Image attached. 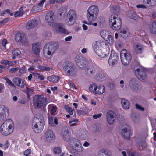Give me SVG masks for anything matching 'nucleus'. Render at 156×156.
<instances>
[{
  "instance_id": "48",
  "label": "nucleus",
  "mask_w": 156,
  "mask_h": 156,
  "mask_svg": "<svg viewBox=\"0 0 156 156\" xmlns=\"http://www.w3.org/2000/svg\"><path fill=\"white\" fill-rule=\"evenodd\" d=\"M61 149L59 147H55L54 149V152L56 154H59L61 153Z\"/></svg>"
},
{
  "instance_id": "59",
  "label": "nucleus",
  "mask_w": 156,
  "mask_h": 156,
  "mask_svg": "<svg viewBox=\"0 0 156 156\" xmlns=\"http://www.w3.org/2000/svg\"><path fill=\"white\" fill-rule=\"evenodd\" d=\"M146 3L147 4V6H150L154 5L151 0H147Z\"/></svg>"
},
{
  "instance_id": "12",
  "label": "nucleus",
  "mask_w": 156,
  "mask_h": 156,
  "mask_svg": "<svg viewBox=\"0 0 156 156\" xmlns=\"http://www.w3.org/2000/svg\"><path fill=\"white\" fill-rule=\"evenodd\" d=\"M70 144L72 145H74L76 150L78 152L83 151V148L82 145L80 144V141L78 139L75 138L70 137L69 141Z\"/></svg>"
},
{
  "instance_id": "29",
  "label": "nucleus",
  "mask_w": 156,
  "mask_h": 156,
  "mask_svg": "<svg viewBox=\"0 0 156 156\" xmlns=\"http://www.w3.org/2000/svg\"><path fill=\"white\" fill-rule=\"evenodd\" d=\"M0 112H2L5 115V116L7 117L9 113V108L6 106L2 105H0Z\"/></svg>"
},
{
  "instance_id": "30",
  "label": "nucleus",
  "mask_w": 156,
  "mask_h": 156,
  "mask_svg": "<svg viewBox=\"0 0 156 156\" xmlns=\"http://www.w3.org/2000/svg\"><path fill=\"white\" fill-rule=\"evenodd\" d=\"M95 89V91H94V92L98 94H103L105 91L104 86L101 85L97 86L96 88Z\"/></svg>"
},
{
  "instance_id": "22",
  "label": "nucleus",
  "mask_w": 156,
  "mask_h": 156,
  "mask_svg": "<svg viewBox=\"0 0 156 156\" xmlns=\"http://www.w3.org/2000/svg\"><path fill=\"white\" fill-rule=\"evenodd\" d=\"M15 39L16 41L23 42L26 41L25 34L24 33H17L15 36Z\"/></svg>"
},
{
  "instance_id": "28",
  "label": "nucleus",
  "mask_w": 156,
  "mask_h": 156,
  "mask_svg": "<svg viewBox=\"0 0 156 156\" xmlns=\"http://www.w3.org/2000/svg\"><path fill=\"white\" fill-rule=\"evenodd\" d=\"M40 46L38 43L33 44H32V51L35 54L38 55L40 52Z\"/></svg>"
},
{
  "instance_id": "7",
  "label": "nucleus",
  "mask_w": 156,
  "mask_h": 156,
  "mask_svg": "<svg viewBox=\"0 0 156 156\" xmlns=\"http://www.w3.org/2000/svg\"><path fill=\"white\" fill-rule=\"evenodd\" d=\"M120 56L121 62L124 65H128L131 61V55L126 49H123L122 50L120 53Z\"/></svg>"
},
{
  "instance_id": "41",
  "label": "nucleus",
  "mask_w": 156,
  "mask_h": 156,
  "mask_svg": "<svg viewBox=\"0 0 156 156\" xmlns=\"http://www.w3.org/2000/svg\"><path fill=\"white\" fill-rule=\"evenodd\" d=\"M64 108L69 114L71 115L73 114V110L72 108L68 105H65L64 106Z\"/></svg>"
},
{
  "instance_id": "54",
  "label": "nucleus",
  "mask_w": 156,
  "mask_h": 156,
  "mask_svg": "<svg viewBox=\"0 0 156 156\" xmlns=\"http://www.w3.org/2000/svg\"><path fill=\"white\" fill-rule=\"evenodd\" d=\"M31 153V150L28 149L25 150L24 152V155L26 156H29Z\"/></svg>"
},
{
  "instance_id": "55",
  "label": "nucleus",
  "mask_w": 156,
  "mask_h": 156,
  "mask_svg": "<svg viewBox=\"0 0 156 156\" xmlns=\"http://www.w3.org/2000/svg\"><path fill=\"white\" fill-rule=\"evenodd\" d=\"M124 118L122 115H120L118 119V122L120 123H123L124 121Z\"/></svg>"
},
{
  "instance_id": "25",
  "label": "nucleus",
  "mask_w": 156,
  "mask_h": 156,
  "mask_svg": "<svg viewBox=\"0 0 156 156\" xmlns=\"http://www.w3.org/2000/svg\"><path fill=\"white\" fill-rule=\"evenodd\" d=\"M13 81L16 85L21 88L25 86L24 82L20 78H14L13 79Z\"/></svg>"
},
{
  "instance_id": "4",
  "label": "nucleus",
  "mask_w": 156,
  "mask_h": 156,
  "mask_svg": "<svg viewBox=\"0 0 156 156\" xmlns=\"http://www.w3.org/2000/svg\"><path fill=\"white\" fill-rule=\"evenodd\" d=\"M116 16L117 15H112L109 19V23L112 29L119 30L122 27V23L120 18H117Z\"/></svg>"
},
{
  "instance_id": "42",
  "label": "nucleus",
  "mask_w": 156,
  "mask_h": 156,
  "mask_svg": "<svg viewBox=\"0 0 156 156\" xmlns=\"http://www.w3.org/2000/svg\"><path fill=\"white\" fill-rule=\"evenodd\" d=\"M38 68L41 70L44 71H48L50 69V68L48 67H46L42 65H38Z\"/></svg>"
},
{
  "instance_id": "13",
  "label": "nucleus",
  "mask_w": 156,
  "mask_h": 156,
  "mask_svg": "<svg viewBox=\"0 0 156 156\" xmlns=\"http://www.w3.org/2000/svg\"><path fill=\"white\" fill-rule=\"evenodd\" d=\"M134 73L138 78L140 81L145 80L147 78V76L145 72L142 69L134 68Z\"/></svg>"
},
{
  "instance_id": "1",
  "label": "nucleus",
  "mask_w": 156,
  "mask_h": 156,
  "mask_svg": "<svg viewBox=\"0 0 156 156\" xmlns=\"http://www.w3.org/2000/svg\"><path fill=\"white\" fill-rule=\"evenodd\" d=\"M14 129V124L12 120L10 119H7L1 126L0 130L3 135L7 136L11 134Z\"/></svg>"
},
{
  "instance_id": "26",
  "label": "nucleus",
  "mask_w": 156,
  "mask_h": 156,
  "mask_svg": "<svg viewBox=\"0 0 156 156\" xmlns=\"http://www.w3.org/2000/svg\"><path fill=\"white\" fill-rule=\"evenodd\" d=\"M33 122H37V123L42 122H44V120L42 115L40 114L35 115L33 119Z\"/></svg>"
},
{
  "instance_id": "31",
  "label": "nucleus",
  "mask_w": 156,
  "mask_h": 156,
  "mask_svg": "<svg viewBox=\"0 0 156 156\" xmlns=\"http://www.w3.org/2000/svg\"><path fill=\"white\" fill-rule=\"evenodd\" d=\"M66 13V9L63 7L59 9L58 13V17L60 19L64 18Z\"/></svg>"
},
{
  "instance_id": "18",
  "label": "nucleus",
  "mask_w": 156,
  "mask_h": 156,
  "mask_svg": "<svg viewBox=\"0 0 156 156\" xmlns=\"http://www.w3.org/2000/svg\"><path fill=\"white\" fill-rule=\"evenodd\" d=\"M120 132L122 136L125 139H129L130 137V130L129 128L124 127L120 129Z\"/></svg>"
},
{
  "instance_id": "38",
  "label": "nucleus",
  "mask_w": 156,
  "mask_h": 156,
  "mask_svg": "<svg viewBox=\"0 0 156 156\" xmlns=\"http://www.w3.org/2000/svg\"><path fill=\"white\" fill-rule=\"evenodd\" d=\"M150 32L151 33L156 34V22L153 23L152 27L150 29Z\"/></svg>"
},
{
  "instance_id": "27",
  "label": "nucleus",
  "mask_w": 156,
  "mask_h": 156,
  "mask_svg": "<svg viewBox=\"0 0 156 156\" xmlns=\"http://www.w3.org/2000/svg\"><path fill=\"white\" fill-rule=\"evenodd\" d=\"M98 156H111L110 151L105 150L104 149H101L98 151Z\"/></svg>"
},
{
  "instance_id": "6",
  "label": "nucleus",
  "mask_w": 156,
  "mask_h": 156,
  "mask_svg": "<svg viewBox=\"0 0 156 156\" xmlns=\"http://www.w3.org/2000/svg\"><path fill=\"white\" fill-rule=\"evenodd\" d=\"M129 85L131 89L134 92H138L141 90L142 85L136 78H132L129 81Z\"/></svg>"
},
{
  "instance_id": "14",
  "label": "nucleus",
  "mask_w": 156,
  "mask_h": 156,
  "mask_svg": "<svg viewBox=\"0 0 156 156\" xmlns=\"http://www.w3.org/2000/svg\"><path fill=\"white\" fill-rule=\"evenodd\" d=\"M117 117L115 112L110 110L106 113L107 120L110 124L113 123L116 117Z\"/></svg>"
},
{
  "instance_id": "60",
  "label": "nucleus",
  "mask_w": 156,
  "mask_h": 156,
  "mask_svg": "<svg viewBox=\"0 0 156 156\" xmlns=\"http://www.w3.org/2000/svg\"><path fill=\"white\" fill-rule=\"evenodd\" d=\"M26 71V67L25 66H23L20 69L19 72L20 73L23 74Z\"/></svg>"
},
{
  "instance_id": "33",
  "label": "nucleus",
  "mask_w": 156,
  "mask_h": 156,
  "mask_svg": "<svg viewBox=\"0 0 156 156\" xmlns=\"http://www.w3.org/2000/svg\"><path fill=\"white\" fill-rule=\"evenodd\" d=\"M105 75L102 72L98 73L97 75L96 79L99 81H102L105 80Z\"/></svg>"
},
{
  "instance_id": "47",
  "label": "nucleus",
  "mask_w": 156,
  "mask_h": 156,
  "mask_svg": "<svg viewBox=\"0 0 156 156\" xmlns=\"http://www.w3.org/2000/svg\"><path fill=\"white\" fill-rule=\"evenodd\" d=\"M120 11L119 8L118 6L114 7L113 9V11L114 13V14L113 15H117L116 17L117 16L118 13Z\"/></svg>"
},
{
  "instance_id": "8",
  "label": "nucleus",
  "mask_w": 156,
  "mask_h": 156,
  "mask_svg": "<svg viewBox=\"0 0 156 156\" xmlns=\"http://www.w3.org/2000/svg\"><path fill=\"white\" fill-rule=\"evenodd\" d=\"M76 65L78 68L84 70L88 65V61L85 57L77 55L75 58Z\"/></svg>"
},
{
  "instance_id": "62",
  "label": "nucleus",
  "mask_w": 156,
  "mask_h": 156,
  "mask_svg": "<svg viewBox=\"0 0 156 156\" xmlns=\"http://www.w3.org/2000/svg\"><path fill=\"white\" fill-rule=\"evenodd\" d=\"M36 74L37 75L36 76L41 80H43L45 78L43 75H41L38 73H36Z\"/></svg>"
},
{
  "instance_id": "40",
  "label": "nucleus",
  "mask_w": 156,
  "mask_h": 156,
  "mask_svg": "<svg viewBox=\"0 0 156 156\" xmlns=\"http://www.w3.org/2000/svg\"><path fill=\"white\" fill-rule=\"evenodd\" d=\"M20 11L16 12L15 14V17L21 16L23 14V12L22 11V7H21L20 9Z\"/></svg>"
},
{
  "instance_id": "17",
  "label": "nucleus",
  "mask_w": 156,
  "mask_h": 156,
  "mask_svg": "<svg viewBox=\"0 0 156 156\" xmlns=\"http://www.w3.org/2000/svg\"><path fill=\"white\" fill-rule=\"evenodd\" d=\"M110 52V49L109 48H105L103 49H100V51L96 53L101 58H104L107 57Z\"/></svg>"
},
{
  "instance_id": "53",
  "label": "nucleus",
  "mask_w": 156,
  "mask_h": 156,
  "mask_svg": "<svg viewBox=\"0 0 156 156\" xmlns=\"http://www.w3.org/2000/svg\"><path fill=\"white\" fill-rule=\"evenodd\" d=\"M6 116H5V115L2 112H0V121H2L6 119Z\"/></svg>"
},
{
  "instance_id": "46",
  "label": "nucleus",
  "mask_w": 156,
  "mask_h": 156,
  "mask_svg": "<svg viewBox=\"0 0 156 156\" xmlns=\"http://www.w3.org/2000/svg\"><path fill=\"white\" fill-rule=\"evenodd\" d=\"M26 93L27 97L28 98H30V94L33 93V90L32 89L29 88L27 87H26Z\"/></svg>"
},
{
  "instance_id": "56",
  "label": "nucleus",
  "mask_w": 156,
  "mask_h": 156,
  "mask_svg": "<svg viewBox=\"0 0 156 156\" xmlns=\"http://www.w3.org/2000/svg\"><path fill=\"white\" fill-rule=\"evenodd\" d=\"M9 18H6L4 19L3 20L1 21L0 22V25H1L2 24H5L9 21Z\"/></svg>"
},
{
  "instance_id": "9",
  "label": "nucleus",
  "mask_w": 156,
  "mask_h": 156,
  "mask_svg": "<svg viewBox=\"0 0 156 156\" xmlns=\"http://www.w3.org/2000/svg\"><path fill=\"white\" fill-rule=\"evenodd\" d=\"M33 105L35 108H40L43 107L44 108L45 106V100L41 96L36 95L33 98Z\"/></svg>"
},
{
  "instance_id": "44",
  "label": "nucleus",
  "mask_w": 156,
  "mask_h": 156,
  "mask_svg": "<svg viewBox=\"0 0 156 156\" xmlns=\"http://www.w3.org/2000/svg\"><path fill=\"white\" fill-rule=\"evenodd\" d=\"M95 42H94L92 44L93 49L95 52L97 53L98 51H100V48L97 45V44H95Z\"/></svg>"
},
{
  "instance_id": "16",
  "label": "nucleus",
  "mask_w": 156,
  "mask_h": 156,
  "mask_svg": "<svg viewBox=\"0 0 156 156\" xmlns=\"http://www.w3.org/2000/svg\"><path fill=\"white\" fill-rule=\"evenodd\" d=\"M61 135L62 138L65 140L66 141H69L71 137L69 135L68 127L65 126L63 127L61 132Z\"/></svg>"
},
{
  "instance_id": "43",
  "label": "nucleus",
  "mask_w": 156,
  "mask_h": 156,
  "mask_svg": "<svg viewBox=\"0 0 156 156\" xmlns=\"http://www.w3.org/2000/svg\"><path fill=\"white\" fill-rule=\"evenodd\" d=\"M128 154L129 156H141L140 154L137 152L128 151Z\"/></svg>"
},
{
  "instance_id": "15",
  "label": "nucleus",
  "mask_w": 156,
  "mask_h": 156,
  "mask_svg": "<svg viewBox=\"0 0 156 156\" xmlns=\"http://www.w3.org/2000/svg\"><path fill=\"white\" fill-rule=\"evenodd\" d=\"M32 125L34 131L36 133L41 132L43 130L44 126V122H41L37 123V122H33Z\"/></svg>"
},
{
  "instance_id": "50",
  "label": "nucleus",
  "mask_w": 156,
  "mask_h": 156,
  "mask_svg": "<svg viewBox=\"0 0 156 156\" xmlns=\"http://www.w3.org/2000/svg\"><path fill=\"white\" fill-rule=\"evenodd\" d=\"M5 80L6 81V83H8L11 87H15V86L14 85V84L8 78H5Z\"/></svg>"
},
{
  "instance_id": "37",
  "label": "nucleus",
  "mask_w": 156,
  "mask_h": 156,
  "mask_svg": "<svg viewBox=\"0 0 156 156\" xmlns=\"http://www.w3.org/2000/svg\"><path fill=\"white\" fill-rule=\"evenodd\" d=\"M135 50L137 54H141L143 50L142 45L140 44L136 45Z\"/></svg>"
},
{
  "instance_id": "51",
  "label": "nucleus",
  "mask_w": 156,
  "mask_h": 156,
  "mask_svg": "<svg viewBox=\"0 0 156 156\" xmlns=\"http://www.w3.org/2000/svg\"><path fill=\"white\" fill-rule=\"evenodd\" d=\"M95 44H97V45L98 46L99 48H100V47H102V44H103V42L101 40H98L95 41Z\"/></svg>"
},
{
  "instance_id": "64",
  "label": "nucleus",
  "mask_w": 156,
  "mask_h": 156,
  "mask_svg": "<svg viewBox=\"0 0 156 156\" xmlns=\"http://www.w3.org/2000/svg\"><path fill=\"white\" fill-rule=\"evenodd\" d=\"M131 18L134 20H136L137 18V16L134 13H133L131 16Z\"/></svg>"
},
{
  "instance_id": "21",
  "label": "nucleus",
  "mask_w": 156,
  "mask_h": 156,
  "mask_svg": "<svg viewBox=\"0 0 156 156\" xmlns=\"http://www.w3.org/2000/svg\"><path fill=\"white\" fill-rule=\"evenodd\" d=\"M54 13L51 12H49L47 14L45 17V20L47 23L49 25H51L54 23V20L53 16Z\"/></svg>"
},
{
  "instance_id": "57",
  "label": "nucleus",
  "mask_w": 156,
  "mask_h": 156,
  "mask_svg": "<svg viewBox=\"0 0 156 156\" xmlns=\"http://www.w3.org/2000/svg\"><path fill=\"white\" fill-rule=\"evenodd\" d=\"M135 105L136 106V108L137 109H138L142 111H144V108L142 107L141 106L137 104H136Z\"/></svg>"
},
{
  "instance_id": "24",
  "label": "nucleus",
  "mask_w": 156,
  "mask_h": 156,
  "mask_svg": "<svg viewBox=\"0 0 156 156\" xmlns=\"http://www.w3.org/2000/svg\"><path fill=\"white\" fill-rule=\"evenodd\" d=\"M37 25L38 22L36 20H31L27 22L26 27L28 29H30L36 27Z\"/></svg>"
},
{
  "instance_id": "45",
  "label": "nucleus",
  "mask_w": 156,
  "mask_h": 156,
  "mask_svg": "<svg viewBox=\"0 0 156 156\" xmlns=\"http://www.w3.org/2000/svg\"><path fill=\"white\" fill-rule=\"evenodd\" d=\"M97 85L96 84H91L89 87V90L90 91L93 92L95 91V89H96Z\"/></svg>"
},
{
  "instance_id": "39",
  "label": "nucleus",
  "mask_w": 156,
  "mask_h": 156,
  "mask_svg": "<svg viewBox=\"0 0 156 156\" xmlns=\"http://www.w3.org/2000/svg\"><path fill=\"white\" fill-rule=\"evenodd\" d=\"M106 41L110 44L112 45L113 44V38L110 35H107L105 39Z\"/></svg>"
},
{
  "instance_id": "11",
  "label": "nucleus",
  "mask_w": 156,
  "mask_h": 156,
  "mask_svg": "<svg viewBox=\"0 0 156 156\" xmlns=\"http://www.w3.org/2000/svg\"><path fill=\"white\" fill-rule=\"evenodd\" d=\"M119 59V54L112 50L110 56L108 60V63L110 66H114L116 65Z\"/></svg>"
},
{
  "instance_id": "23",
  "label": "nucleus",
  "mask_w": 156,
  "mask_h": 156,
  "mask_svg": "<svg viewBox=\"0 0 156 156\" xmlns=\"http://www.w3.org/2000/svg\"><path fill=\"white\" fill-rule=\"evenodd\" d=\"M119 35L123 38H126L129 35V32L128 29L126 28L120 29Z\"/></svg>"
},
{
  "instance_id": "49",
  "label": "nucleus",
  "mask_w": 156,
  "mask_h": 156,
  "mask_svg": "<svg viewBox=\"0 0 156 156\" xmlns=\"http://www.w3.org/2000/svg\"><path fill=\"white\" fill-rule=\"evenodd\" d=\"M107 32L105 30H102L100 32V35L101 37L105 39L107 35H108V34H106Z\"/></svg>"
},
{
  "instance_id": "61",
  "label": "nucleus",
  "mask_w": 156,
  "mask_h": 156,
  "mask_svg": "<svg viewBox=\"0 0 156 156\" xmlns=\"http://www.w3.org/2000/svg\"><path fill=\"white\" fill-rule=\"evenodd\" d=\"M77 113L79 115H82L85 114V112L83 110H77Z\"/></svg>"
},
{
  "instance_id": "32",
  "label": "nucleus",
  "mask_w": 156,
  "mask_h": 156,
  "mask_svg": "<svg viewBox=\"0 0 156 156\" xmlns=\"http://www.w3.org/2000/svg\"><path fill=\"white\" fill-rule=\"evenodd\" d=\"M121 104L122 106L124 109H128L130 107L129 102L125 99H122Z\"/></svg>"
},
{
  "instance_id": "52",
  "label": "nucleus",
  "mask_w": 156,
  "mask_h": 156,
  "mask_svg": "<svg viewBox=\"0 0 156 156\" xmlns=\"http://www.w3.org/2000/svg\"><path fill=\"white\" fill-rule=\"evenodd\" d=\"M12 53L14 55H18L21 54V51L19 50L15 49L12 51Z\"/></svg>"
},
{
  "instance_id": "3",
  "label": "nucleus",
  "mask_w": 156,
  "mask_h": 156,
  "mask_svg": "<svg viewBox=\"0 0 156 156\" xmlns=\"http://www.w3.org/2000/svg\"><path fill=\"white\" fill-rule=\"evenodd\" d=\"M99 9L97 6L93 5L90 6L87 10V17L90 23L95 21L98 17Z\"/></svg>"
},
{
  "instance_id": "63",
  "label": "nucleus",
  "mask_w": 156,
  "mask_h": 156,
  "mask_svg": "<svg viewBox=\"0 0 156 156\" xmlns=\"http://www.w3.org/2000/svg\"><path fill=\"white\" fill-rule=\"evenodd\" d=\"M133 120V121L135 123H137L139 122L140 118L139 117H137L136 116L134 118Z\"/></svg>"
},
{
  "instance_id": "20",
  "label": "nucleus",
  "mask_w": 156,
  "mask_h": 156,
  "mask_svg": "<svg viewBox=\"0 0 156 156\" xmlns=\"http://www.w3.org/2000/svg\"><path fill=\"white\" fill-rule=\"evenodd\" d=\"M96 72L95 68L93 66H88L85 71V74L87 76H92Z\"/></svg>"
},
{
  "instance_id": "2",
  "label": "nucleus",
  "mask_w": 156,
  "mask_h": 156,
  "mask_svg": "<svg viewBox=\"0 0 156 156\" xmlns=\"http://www.w3.org/2000/svg\"><path fill=\"white\" fill-rule=\"evenodd\" d=\"M58 47L59 44L58 43L50 42L47 43L43 48L44 55L47 58H50Z\"/></svg>"
},
{
  "instance_id": "36",
  "label": "nucleus",
  "mask_w": 156,
  "mask_h": 156,
  "mask_svg": "<svg viewBox=\"0 0 156 156\" xmlns=\"http://www.w3.org/2000/svg\"><path fill=\"white\" fill-rule=\"evenodd\" d=\"M48 109L50 111V112L51 114L53 115H55V112L56 111L57 109L56 106H53V105H49L48 107Z\"/></svg>"
},
{
  "instance_id": "58",
  "label": "nucleus",
  "mask_w": 156,
  "mask_h": 156,
  "mask_svg": "<svg viewBox=\"0 0 156 156\" xmlns=\"http://www.w3.org/2000/svg\"><path fill=\"white\" fill-rule=\"evenodd\" d=\"M19 68H12L10 69L9 71V73H13L15 72Z\"/></svg>"
},
{
  "instance_id": "19",
  "label": "nucleus",
  "mask_w": 156,
  "mask_h": 156,
  "mask_svg": "<svg viewBox=\"0 0 156 156\" xmlns=\"http://www.w3.org/2000/svg\"><path fill=\"white\" fill-rule=\"evenodd\" d=\"M44 137L46 138V140L49 141L51 140L54 139L55 136L52 130L48 129L45 133Z\"/></svg>"
},
{
  "instance_id": "35",
  "label": "nucleus",
  "mask_w": 156,
  "mask_h": 156,
  "mask_svg": "<svg viewBox=\"0 0 156 156\" xmlns=\"http://www.w3.org/2000/svg\"><path fill=\"white\" fill-rule=\"evenodd\" d=\"M58 30L61 33L66 34H68L69 33L67 30L65 28L64 26L63 25H61L59 26Z\"/></svg>"
},
{
  "instance_id": "5",
  "label": "nucleus",
  "mask_w": 156,
  "mask_h": 156,
  "mask_svg": "<svg viewBox=\"0 0 156 156\" xmlns=\"http://www.w3.org/2000/svg\"><path fill=\"white\" fill-rule=\"evenodd\" d=\"M64 71L70 76H74L76 72V69L74 65L69 62H66L63 64Z\"/></svg>"
},
{
  "instance_id": "10",
  "label": "nucleus",
  "mask_w": 156,
  "mask_h": 156,
  "mask_svg": "<svg viewBox=\"0 0 156 156\" xmlns=\"http://www.w3.org/2000/svg\"><path fill=\"white\" fill-rule=\"evenodd\" d=\"M76 12L73 10H70L67 14L66 23L69 25H72L76 22Z\"/></svg>"
},
{
  "instance_id": "34",
  "label": "nucleus",
  "mask_w": 156,
  "mask_h": 156,
  "mask_svg": "<svg viewBox=\"0 0 156 156\" xmlns=\"http://www.w3.org/2000/svg\"><path fill=\"white\" fill-rule=\"evenodd\" d=\"M47 79L49 81L53 82H57L59 80L58 76L55 75H53L48 76Z\"/></svg>"
}]
</instances>
